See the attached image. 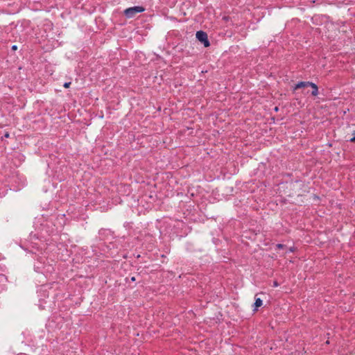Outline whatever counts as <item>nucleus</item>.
I'll return each instance as SVG.
<instances>
[{
  "label": "nucleus",
  "mask_w": 355,
  "mask_h": 355,
  "mask_svg": "<svg viewBox=\"0 0 355 355\" xmlns=\"http://www.w3.org/2000/svg\"><path fill=\"white\" fill-rule=\"evenodd\" d=\"M145 10L143 6H133L124 10V15L127 18H132L136 14L142 12Z\"/></svg>",
  "instance_id": "nucleus-1"
},
{
  "label": "nucleus",
  "mask_w": 355,
  "mask_h": 355,
  "mask_svg": "<svg viewBox=\"0 0 355 355\" xmlns=\"http://www.w3.org/2000/svg\"><path fill=\"white\" fill-rule=\"evenodd\" d=\"M196 38L201 43L204 44L205 47H208L210 46V42L208 40L207 34L203 31H198L196 34Z\"/></svg>",
  "instance_id": "nucleus-2"
},
{
  "label": "nucleus",
  "mask_w": 355,
  "mask_h": 355,
  "mask_svg": "<svg viewBox=\"0 0 355 355\" xmlns=\"http://www.w3.org/2000/svg\"><path fill=\"white\" fill-rule=\"evenodd\" d=\"M308 87H311L312 88L311 95L313 96H316L318 94V87L316 84L312 82H309Z\"/></svg>",
  "instance_id": "nucleus-3"
},
{
  "label": "nucleus",
  "mask_w": 355,
  "mask_h": 355,
  "mask_svg": "<svg viewBox=\"0 0 355 355\" xmlns=\"http://www.w3.org/2000/svg\"><path fill=\"white\" fill-rule=\"evenodd\" d=\"M309 81H300L299 83H297L295 87H293V90H296L297 89H300V88H302V87H308V84Z\"/></svg>",
  "instance_id": "nucleus-4"
},
{
  "label": "nucleus",
  "mask_w": 355,
  "mask_h": 355,
  "mask_svg": "<svg viewBox=\"0 0 355 355\" xmlns=\"http://www.w3.org/2000/svg\"><path fill=\"white\" fill-rule=\"evenodd\" d=\"M263 304V301L260 298H255V302L254 303V309L253 311H256L258 310V308L260 307L261 306H262Z\"/></svg>",
  "instance_id": "nucleus-5"
},
{
  "label": "nucleus",
  "mask_w": 355,
  "mask_h": 355,
  "mask_svg": "<svg viewBox=\"0 0 355 355\" xmlns=\"http://www.w3.org/2000/svg\"><path fill=\"white\" fill-rule=\"evenodd\" d=\"M276 248L278 249H283V248H286V246L284 244L278 243L276 245Z\"/></svg>",
  "instance_id": "nucleus-6"
},
{
  "label": "nucleus",
  "mask_w": 355,
  "mask_h": 355,
  "mask_svg": "<svg viewBox=\"0 0 355 355\" xmlns=\"http://www.w3.org/2000/svg\"><path fill=\"white\" fill-rule=\"evenodd\" d=\"M293 251H294V248L293 247H291V248L287 249V250L286 251V254L290 253V252H293Z\"/></svg>",
  "instance_id": "nucleus-7"
},
{
  "label": "nucleus",
  "mask_w": 355,
  "mask_h": 355,
  "mask_svg": "<svg viewBox=\"0 0 355 355\" xmlns=\"http://www.w3.org/2000/svg\"><path fill=\"white\" fill-rule=\"evenodd\" d=\"M70 85H71V82H67V83H65L64 84V85H63V86H64V88H69V86H70Z\"/></svg>",
  "instance_id": "nucleus-8"
},
{
  "label": "nucleus",
  "mask_w": 355,
  "mask_h": 355,
  "mask_svg": "<svg viewBox=\"0 0 355 355\" xmlns=\"http://www.w3.org/2000/svg\"><path fill=\"white\" fill-rule=\"evenodd\" d=\"M9 137H10V133L8 132H6L3 137H2L1 139H3V138H8Z\"/></svg>",
  "instance_id": "nucleus-9"
},
{
  "label": "nucleus",
  "mask_w": 355,
  "mask_h": 355,
  "mask_svg": "<svg viewBox=\"0 0 355 355\" xmlns=\"http://www.w3.org/2000/svg\"><path fill=\"white\" fill-rule=\"evenodd\" d=\"M279 286V284L277 283V281H275V282H273V286H274V287H277V286Z\"/></svg>",
  "instance_id": "nucleus-10"
},
{
  "label": "nucleus",
  "mask_w": 355,
  "mask_h": 355,
  "mask_svg": "<svg viewBox=\"0 0 355 355\" xmlns=\"http://www.w3.org/2000/svg\"><path fill=\"white\" fill-rule=\"evenodd\" d=\"M17 45H13V46H12V50L15 51V50H17Z\"/></svg>",
  "instance_id": "nucleus-11"
},
{
  "label": "nucleus",
  "mask_w": 355,
  "mask_h": 355,
  "mask_svg": "<svg viewBox=\"0 0 355 355\" xmlns=\"http://www.w3.org/2000/svg\"><path fill=\"white\" fill-rule=\"evenodd\" d=\"M350 142L355 143V136L349 139Z\"/></svg>",
  "instance_id": "nucleus-12"
},
{
  "label": "nucleus",
  "mask_w": 355,
  "mask_h": 355,
  "mask_svg": "<svg viewBox=\"0 0 355 355\" xmlns=\"http://www.w3.org/2000/svg\"><path fill=\"white\" fill-rule=\"evenodd\" d=\"M136 280L135 277H131V281L132 282H135Z\"/></svg>",
  "instance_id": "nucleus-13"
},
{
  "label": "nucleus",
  "mask_w": 355,
  "mask_h": 355,
  "mask_svg": "<svg viewBox=\"0 0 355 355\" xmlns=\"http://www.w3.org/2000/svg\"><path fill=\"white\" fill-rule=\"evenodd\" d=\"M274 110L275 112H277L279 110V108L277 107H275Z\"/></svg>",
  "instance_id": "nucleus-14"
}]
</instances>
